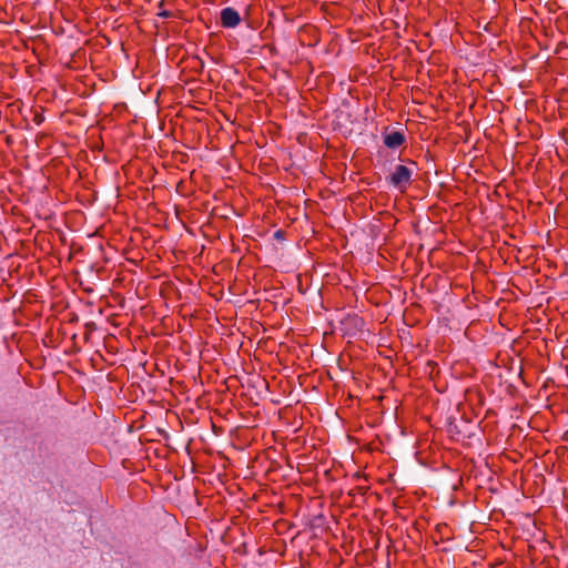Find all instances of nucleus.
Instances as JSON below:
<instances>
[{"mask_svg":"<svg viewBox=\"0 0 568 568\" xmlns=\"http://www.w3.org/2000/svg\"><path fill=\"white\" fill-rule=\"evenodd\" d=\"M413 170L406 165H396L389 175V183L400 192H405L410 185Z\"/></svg>","mask_w":568,"mask_h":568,"instance_id":"1","label":"nucleus"},{"mask_svg":"<svg viewBox=\"0 0 568 568\" xmlns=\"http://www.w3.org/2000/svg\"><path fill=\"white\" fill-rule=\"evenodd\" d=\"M240 21V14L235 9L227 7L221 11V23L224 28H235Z\"/></svg>","mask_w":568,"mask_h":568,"instance_id":"2","label":"nucleus"},{"mask_svg":"<svg viewBox=\"0 0 568 568\" xmlns=\"http://www.w3.org/2000/svg\"><path fill=\"white\" fill-rule=\"evenodd\" d=\"M384 144L389 149H397L405 142V136L399 131L387 132L383 135Z\"/></svg>","mask_w":568,"mask_h":568,"instance_id":"3","label":"nucleus"},{"mask_svg":"<svg viewBox=\"0 0 568 568\" xmlns=\"http://www.w3.org/2000/svg\"><path fill=\"white\" fill-rule=\"evenodd\" d=\"M160 17H163V18H169L171 17V13L169 11H162L159 13Z\"/></svg>","mask_w":568,"mask_h":568,"instance_id":"4","label":"nucleus"}]
</instances>
